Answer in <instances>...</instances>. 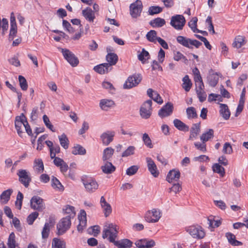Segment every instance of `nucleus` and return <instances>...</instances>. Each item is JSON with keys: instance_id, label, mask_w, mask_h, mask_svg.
Returning a JSON list of instances; mask_svg holds the SVG:
<instances>
[{"instance_id": "24", "label": "nucleus", "mask_w": 248, "mask_h": 248, "mask_svg": "<svg viewBox=\"0 0 248 248\" xmlns=\"http://www.w3.org/2000/svg\"><path fill=\"white\" fill-rule=\"evenodd\" d=\"M114 245L118 248H130L133 243L128 239H123L118 241L115 240Z\"/></svg>"}, {"instance_id": "11", "label": "nucleus", "mask_w": 248, "mask_h": 248, "mask_svg": "<svg viewBox=\"0 0 248 248\" xmlns=\"http://www.w3.org/2000/svg\"><path fill=\"white\" fill-rule=\"evenodd\" d=\"M62 53L64 58L73 67L78 65L79 63L78 58L69 50L67 49H62Z\"/></svg>"}, {"instance_id": "1", "label": "nucleus", "mask_w": 248, "mask_h": 248, "mask_svg": "<svg viewBox=\"0 0 248 248\" xmlns=\"http://www.w3.org/2000/svg\"><path fill=\"white\" fill-rule=\"evenodd\" d=\"M118 226L113 223H108L105 226L102 232V237L104 239L108 238L110 242L113 243L117 237Z\"/></svg>"}, {"instance_id": "54", "label": "nucleus", "mask_w": 248, "mask_h": 248, "mask_svg": "<svg viewBox=\"0 0 248 248\" xmlns=\"http://www.w3.org/2000/svg\"><path fill=\"white\" fill-rule=\"evenodd\" d=\"M38 216L39 214L37 212H34L30 214L27 218L28 223L29 225H32Z\"/></svg>"}, {"instance_id": "53", "label": "nucleus", "mask_w": 248, "mask_h": 248, "mask_svg": "<svg viewBox=\"0 0 248 248\" xmlns=\"http://www.w3.org/2000/svg\"><path fill=\"white\" fill-rule=\"evenodd\" d=\"M43 120L46 127L51 131L55 132V130L54 129L53 125L51 124L48 117L46 115L43 116Z\"/></svg>"}, {"instance_id": "56", "label": "nucleus", "mask_w": 248, "mask_h": 248, "mask_svg": "<svg viewBox=\"0 0 248 248\" xmlns=\"http://www.w3.org/2000/svg\"><path fill=\"white\" fill-rule=\"evenodd\" d=\"M17 33L16 25H10V33L9 35V40H13Z\"/></svg>"}, {"instance_id": "63", "label": "nucleus", "mask_w": 248, "mask_h": 248, "mask_svg": "<svg viewBox=\"0 0 248 248\" xmlns=\"http://www.w3.org/2000/svg\"><path fill=\"white\" fill-rule=\"evenodd\" d=\"M198 19L196 17H193L192 19L188 22V26L191 28L192 31L195 32L197 30V22Z\"/></svg>"}, {"instance_id": "36", "label": "nucleus", "mask_w": 248, "mask_h": 248, "mask_svg": "<svg viewBox=\"0 0 248 248\" xmlns=\"http://www.w3.org/2000/svg\"><path fill=\"white\" fill-rule=\"evenodd\" d=\"M12 193L13 190L12 189H8L2 192L0 196L1 202L3 203H6L10 200Z\"/></svg>"}, {"instance_id": "32", "label": "nucleus", "mask_w": 248, "mask_h": 248, "mask_svg": "<svg viewBox=\"0 0 248 248\" xmlns=\"http://www.w3.org/2000/svg\"><path fill=\"white\" fill-rule=\"evenodd\" d=\"M149 23L153 28H160L166 24V21L163 18L157 17L151 20Z\"/></svg>"}, {"instance_id": "9", "label": "nucleus", "mask_w": 248, "mask_h": 248, "mask_svg": "<svg viewBox=\"0 0 248 248\" xmlns=\"http://www.w3.org/2000/svg\"><path fill=\"white\" fill-rule=\"evenodd\" d=\"M71 219L68 217L62 218L57 224L58 234L62 235L68 230L71 226Z\"/></svg>"}, {"instance_id": "43", "label": "nucleus", "mask_w": 248, "mask_h": 248, "mask_svg": "<svg viewBox=\"0 0 248 248\" xmlns=\"http://www.w3.org/2000/svg\"><path fill=\"white\" fill-rule=\"evenodd\" d=\"M214 137V130L212 129H209L208 131L203 133L200 137V139L202 142H206Z\"/></svg>"}, {"instance_id": "39", "label": "nucleus", "mask_w": 248, "mask_h": 248, "mask_svg": "<svg viewBox=\"0 0 248 248\" xmlns=\"http://www.w3.org/2000/svg\"><path fill=\"white\" fill-rule=\"evenodd\" d=\"M182 87L186 92H188L190 90L192 84L191 80L189 79L188 75H186L182 79Z\"/></svg>"}, {"instance_id": "62", "label": "nucleus", "mask_w": 248, "mask_h": 248, "mask_svg": "<svg viewBox=\"0 0 248 248\" xmlns=\"http://www.w3.org/2000/svg\"><path fill=\"white\" fill-rule=\"evenodd\" d=\"M222 151L224 154H231L232 153V148L231 144L229 142L225 143Z\"/></svg>"}, {"instance_id": "44", "label": "nucleus", "mask_w": 248, "mask_h": 248, "mask_svg": "<svg viewBox=\"0 0 248 248\" xmlns=\"http://www.w3.org/2000/svg\"><path fill=\"white\" fill-rule=\"evenodd\" d=\"M114 153V149L111 147H108L103 151L102 159L104 161H108L112 156Z\"/></svg>"}, {"instance_id": "12", "label": "nucleus", "mask_w": 248, "mask_h": 248, "mask_svg": "<svg viewBox=\"0 0 248 248\" xmlns=\"http://www.w3.org/2000/svg\"><path fill=\"white\" fill-rule=\"evenodd\" d=\"M187 232L194 238H202L205 233L200 226H191L186 229Z\"/></svg>"}, {"instance_id": "49", "label": "nucleus", "mask_w": 248, "mask_h": 248, "mask_svg": "<svg viewBox=\"0 0 248 248\" xmlns=\"http://www.w3.org/2000/svg\"><path fill=\"white\" fill-rule=\"evenodd\" d=\"M150 55L149 52L144 48L142 49V51L138 55V57L140 61L144 63L146 60L149 59Z\"/></svg>"}, {"instance_id": "31", "label": "nucleus", "mask_w": 248, "mask_h": 248, "mask_svg": "<svg viewBox=\"0 0 248 248\" xmlns=\"http://www.w3.org/2000/svg\"><path fill=\"white\" fill-rule=\"evenodd\" d=\"M173 124L174 126L180 131H188L189 130V127L179 119H174Z\"/></svg>"}, {"instance_id": "42", "label": "nucleus", "mask_w": 248, "mask_h": 248, "mask_svg": "<svg viewBox=\"0 0 248 248\" xmlns=\"http://www.w3.org/2000/svg\"><path fill=\"white\" fill-rule=\"evenodd\" d=\"M208 82L210 86L215 87L218 81V77L217 73L210 74L208 77Z\"/></svg>"}, {"instance_id": "13", "label": "nucleus", "mask_w": 248, "mask_h": 248, "mask_svg": "<svg viewBox=\"0 0 248 248\" xmlns=\"http://www.w3.org/2000/svg\"><path fill=\"white\" fill-rule=\"evenodd\" d=\"M17 174L19 177V181L25 187H28L31 180L30 172L25 170H19Z\"/></svg>"}, {"instance_id": "10", "label": "nucleus", "mask_w": 248, "mask_h": 248, "mask_svg": "<svg viewBox=\"0 0 248 248\" xmlns=\"http://www.w3.org/2000/svg\"><path fill=\"white\" fill-rule=\"evenodd\" d=\"M142 3L140 0H137L130 5V14L132 17L137 18L140 16L142 10Z\"/></svg>"}, {"instance_id": "22", "label": "nucleus", "mask_w": 248, "mask_h": 248, "mask_svg": "<svg viewBox=\"0 0 248 248\" xmlns=\"http://www.w3.org/2000/svg\"><path fill=\"white\" fill-rule=\"evenodd\" d=\"M82 16L89 22H93L95 16L94 12L91 8L87 7L82 11Z\"/></svg>"}, {"instance_id": "45", "label": "nucleus", "mask_w": 248, "mask_h": 248, "mask_svg": "<svg viewBox=\"0 0 248 248\" xmlns=\"http://www.w3.org/2000/svg\"><path fill=\"white\" fill-rule=\"evenodd\" d=\"M86 151L82 146L77 144L73 148L72 153L74 155H84L86 154Z\"/></svg>"}, {"instance_id": "19", "label": "nucleus", "mask_w": 248, "mask_h": 248, "mask_svg": "<svg viewBox=\"0 0 248 248\" xmlns=\"http://www.w3.org/2000/svg\"><path fill=\"white\" fill-rule=\"evenodd\" d=\"M146 161L149 171L154 177H157L158 176L159 171L154 161L150 157L146 158Z\"/></svg>"}, {"instance_id": "61", "label": "nucleus", "mask_w": 248, "mask_h": 248, "mask_svg": "<svg viewBox=\"0 0 248 248\" xmlns=\"http://www.w3.org/2000/svg\"><path fill=\"white\" fill-rule=\"evenodd\" d=\"M194 145L197 149L205 153L206 152V144L205 142L202 143L196 142L194 143Z\"/></svg>"}, {"instance_id": "18", "label": "nucleus", "mask_w": 248, "mask_h": 248, "mask_svg": "<svg viewBox=\"0 0 248 248\" xmlns=\"http://www.w3.org/2000/svg\"><path fill=\"white\" fill-rule=\"evenodd\" d=\"M115 132L113 131H107L102 134L100 136L103 144L105 145H108L113 139Z\"/></svg>"}, {"instance_id": "47", "label": "nucleus", "mask_w": 248, "mask_h": 248, "mask_svg": "<svg viewBox=\"0 0 248 248\" xmlns=\"http://www.w3.org/2000/svg\"><path fill=\"white\" fill-rule=\"evenodd\" d=\"M51 186L54 189L59 191H62L64 189L63 186L59 180L55 177H53L52 178Z\"/></svg>"}, {"instance_id": "64", "label": "nucleus", "mask_w": 248, "mask_h": 248, "mask_svg": "<svg viewBox=\"0 0 248 248\" xmlns=\"http://www.w3.org/2000/svg\"><path fill=\"white\" fill-rule=\"evenodd\" d=\"M62 26L69 33H72L74 32V29L72 27L70 23L65 20L62 21Z\"/></svg>"}, {"instance_id": "17", "label": "nucleus", "mask_w": 248, "mask_h": 248, "mask_svg": "<svg viewBox=\"0 0 248 248\" xmlns=\"http://www.w3.org/2000/svg\"><path fill=\"white\" fill-rule=\"evenodd\" d=\"M100 203L105 216L108 217L112 212L111 205L106 201L104 196L101 197Z\"/></svg>"}, {"instance_id": "25", "label": "nucleus", "mask_w": 248, "mask_h": 248, "mask_svg": "<svg viewBox=\"0 0 248 248\" xmlns=\"http://www.w3.org/2000/svg\"><path fill=\"white\" fill-rule=\"evenodd\" d=\"M112 67H110L109 64H107V63H104L100 64L98 65L94 66L93 69L97 73L100 74H104L110 71Z\"/></svg>"}, {"instance_id": "50", "label": "nucleus", "mask_w": 248, "mask_h": 248, "mask_svg": "<svg viewBox=\"0 0 248 248\" xmlns=\"http://www.w3.org/2000/svg\"><path fill=\"white\" fill-rule=\"evenodd\" d=\"M163 10L162 8L158 6H150L148 9V14L149 15H154L161 13Z\"/></svg>"}, {"instance_id": "26", "label": "nucleus", "mask_w": 248, "mask_h": 248, "mask_svg": "<svg viewBox=\"0 0 248 248\" xmlns=\"http://www.w3.org/2000/svg\"><path fill=\"white\" fill-rule=\"evenodd\" d=\"M147 93L148 95L152 99H153L155 102L159 104L163 103V101L157 92L155 91L153 89L150 88L147 90Z\"/></svg>"}, {"instance_id": "8", "label": "nucleus", "mask_w": 248, "mask_h": 248, "mask_svg": "<svg viewBox=\"0 0 248 248\" xmlns=\"http://www.w3.org/2000/svg\"><path fill=\"white\" fill-rule=\"evenodd\" d=\"M30 204L31 209L39 212L42 211L45 208L43 199L38 196H34L31 198Z\"/></svg>"}, {"instance_id": "6", "label": "nucleus", "mask_w": 248, "mask_h": 248, "mask_svg": "<svg viewBox=\"0 0 248 248\" xmlns=\"http://www.w3.org/2000/svg\"><path fill=\"white\" fill-rule=\"evenodd\" d=\"M142 77L140 74H134L129 76L124 84L125 89H131L137 86L141 81Z\"/></svg>"}, {"instance_id": "46", "label": "nucleus", "mask_w": 248, "mask_h": 248, "mask_svg": "<svg viewBox=\"0 0 248 248\" xmlns=\"http://www.w3.org/2000/svg\"><path fill=\"white\" fill-rule=\"evenodd\" d=\"M226 236L227 237L229 242L232 245L239 246L242 245V243L241 242L235 239V236L233 234L230 232H227L226 234Z\"/></svg>"}, {"instance_id": "59", "label": "nucleus", "mask_w": 248, "mask_h": 248, "mask_svg": "<svg viewBox=\"0 0 248 248\" xmlns=\"http://www.w3.org/2000/svg\"><path fill=\"white\" fill-rule=\"evenodd\" d=\"M135 147L133 146H129L126 150H125L122 154V157H127L134 154Z\"/></svg>"}, {"instance_id": "14", "label": "nucleus", "mask_w": 248, "mask_h": 248, "mask_svg": "<svg viewBox=\"0 0 248 248\" xmlns=\"http://www.w3.org/2000/svg\"><path fill=\"white\" fill-rule=\"evenodd\" d=\"M26 121H27V119L23 113L20 116L16 117L15 121V127L20 137H22L23 132L21 129L22 126L24 127Z\"/></svg>"}, {"instance_id": "3", "label": "nucleus", "mask_w": 248, "mask_h": 248, "mask_svg": "<svg viewBox=\"0 0 248 248\" xmlns=\"http://www.w3.org/2000/svg\"><path fill=\"white\" fill-rule=\"evenodd\" d=\"M161 217V211L157 208L148 210L144 215V219L149 223H156Z\"/></svg>"}, {"instance_id": "41", "label": "nucleus", "mask_w": 248, "mask_h": 248, "mask_svg": "<svg viewBox=\"0 0 248 248\" xmlns=\"http://www.w3.org/2000/svg\"><path fill=\"white\" fill-rule=\"evenodd\" d=\"M200 124H195L193 125L190 130V134L189 140H192L193 138H196L199 134L200 130Z\"/></svg>"}, {"instance_id": "5", "label": "nucleus", "mask_w": 248, "mask_h": 248, "mask_svg": "<svg viewBox=\"0 0 248 248\" xmlns=\"http://www.w3.org/2000/svg\"><path fill=\"white\" fill-rule=\"evenodd\" d=\"M185 23V18L182 15H176L171 17L170 24L177 30H182Z\"/></svg>"}, {"instance_id": "52", "label": "nucleus", "mask_w": 248, "mask_h": 248, "mask_svg": "<svg viewBox=\"0 0 248 248\" xmlns=\"http://www.w3.org/2000/svg\"><path fill=\"white\" fill-rule=\"evenodd\" d=\"M212 168L214 172L219 174L221 176H223L224 175L225 170L224 168L221 167L219 164H215L213 166Z\"/></svg>"}, {"instance_id": "33", "label": "nucleus", "mask_w": 248, "mask_h": 248, "mask_svg": "<svg viewBox=\"0 0 248 248\" xmlns=\"http://www.w3.org/2000/svg\"><path fill=\"white\" fill-rule=\"evenodd\" d=\"M106 60L108 62L107 64H109L110 65V67H112V65H114L117 63L118 58L116 54L114 53H109L106 56Z\"/></svg>"}, {"instance_id": "30", "label": "nucleus", "mask_w": 248, "mask_h": 248, "mask_svg": "<svg viewBox=\"0 0 248 248\" xmlns=\"http://www.w3.org/2000/svg\"><path fill=\"white\" fill-rule=\"evenodd\" d=\"M220 114L222 117L225 120H228L230 117V111L227 105L224 104H220Z\"/></svg>"}, {"instance_id": "4", "label": "nucleus", "mask_w": 248, "mask_h": 248, "mask_svg": "<svg viewBox=\"0 0 248 248\" xmlns=\"http://www.w3.org/2000/svg\"><path fill=\"white\" fill-rule=\"evenodd\" d=\"M82 182L86 191L89 193L95 192L98 188L97 182L93 178H84L82 179Z\"/></svg>"}, {"instance_id": "29", "label": "nucleus", "mask_w": 248, "mask_h": 248, "mask_svg": "<svg viewBox=\"0 0 248 248\" xmlns=\"http://www.w3.org/2000/svg\"><path fill=\"white\" fill-rule=\"evenodd\" d=\"M114 105V102L112 100L102 99L100 101L99 106L101 108L105 111H107L109 108Z\"/></svg>"}, {"instance_id": "34", "label": "nucleus", "mask_w": 248, "mask_h": 248, "mask_svg": "<svg viewBox=\"0 0 248 248\" xmlns=\"http://www.w3.org/2000/svg\"><path fill=\"white\" fill-rule=\"evenodd\" d=\"M63 212L64 214L68 215L66 217H70V219L73 218L76 215L75 207L69 205H66L64 206Z\"/></svg>"}, {"instance_id": "38", "label": "nucleus", "mask_w": 248, "mask_h": 248, "mask_svg": "<svg viewBox=\"0 0 248 248\" xmlns=\"http://www.w3.org/2000/svg\"><path fill=\"white\" fill-rule=\"evenodd\" d=\"M245 44V37L242 36L238 35L235 38L232 43V46L236 48H239L244 45Z\"/></svg>"}, {"instance_id": "27", "label": "nucleus", "mask_w": 248, "mask_h": 248, "mask_svg": "<svg viewBox=\"0 0 248 248\" xmlns=\"http://www.w3.org/2000/svg\"><path fill=\"white\" fill-rule=\"evenodd\" d=\"M53 225L54 222L51 219H50L49 222H46L41 232L42 237L43 239H45L48 238L50 232V228L53 226Z\"/></svg>"}, {"instance_id": "60", "label": "nucleus", "mask_w": 248, "mask_h": 248, "mask_svg": "<svg viewBox=\"0 0 248 248\" xmlns=\"http://www.w3.org/2000/svg\"><path fill=\"white\" fill-rule=\"evenodd\" d=\"M23 199V194L21 192L19 191L16 197V205L18 209H20L21 208Z\"/></svg>"}, {"instance_id": "58", "label": "nucleus", "mask_w": 248, "mask_h": 248, "mask_svg": "<svg viewBox=\"0 0 248 248\" xmlns=\"http://www.w3.org/2000/svg\"><path fill=\"white\" fill-rule=\"evenodd\" d=\"M139 169V167L137 165L132 166L126 170V174L129 176L134 175L137 173Z\"/></svg>"}, {"instance_id": "40", "label": "nucleus", "mask_w": 248, "mask_h": 248, "mask_svg": "<svg viewBox=\"0 0 248 248\" xmlns=\"http://www.w3.org/2000/svg\"><path fill=\"white\" fill-rule=\"evenodd\" d=\"M52 248H66V243L63 240L54 238L52 242Z\"/></svg>"}, {"instance_id": "55", "label": "nucleus", "mask_w": 248, "mask_h": 248, "mask_svg": "<svg viewBox=\"0 0 248 248\" xmlns=\"http://www.w3.org/2000/svg\"><path fill=\"white\" fill-rule=\"evenodd\" d=\"M18 80L21 89L23 91L27 90L28 88V84L25 78L22 76H19Z\"/></svg>"}, {"instance_id": "21", "label": "nucleus", "mask_w": 248, "mask_h": 248, "mask_svg": "<svg viewBox=\"0 0 248 248\" xmlns=\"http://www.w3.org/2000/svg\"><path fill=\"white\" fill-rule=\"evenodd\" d=\"M79 223L77 227L79 232H82L86 225V213L83 210L80 211V215L78 216Z\"/></svg>"}, {"instance_id": "51", "label": "nucleus", "mask_w": 248, "mask_h": 248, "mask_svg": "<svg viewBox=\"0 0 248 248\" xmlns=\"http://www.w3.org/2000/svg\"><path fill=\"white\" fill-rule=\"evenodd\" d=\"M156 34L157 33L156 31L154 30H151L146 34L147 39L151 42L155 43L158 38L156 36Z\"/></svg>"}, {"instance_id": "48", "label": "nucleus", "mask_w": 248, "mask_h": 248, "mask_svg": "<svg viewBox=\"0 0 248 248\" xmlns=\"http://www.w3.org/2000/svg\"><path fill=\"white\" fill-rule=\"evenodd\" d=\"M186 113L187 118L189 119H195L198 117L196 109L193 107L187 108L186 109Z\"/></svg>"}, {"instance_id": "28", "label": "nucleus", "mask_w": 248, "mask_h": 248, "mask_svg": "<svg viewBox=\"0 0 248 248\" xmlns=\"http://www.w3.org/2000/svg\"><path fill=\"white\" fill-rule=\"evenodd\" d=\"M115 167L111 162L104 161V165L101 166L102 171L105 174H110L115 170Z\"/></svg>"}, {"instance_id": "7", "label": "nucleus", "mask_w": 248, "mask_h": 248, "mask_svg": "<svg viewBox=\"0 0 248 248\" xmlns=\"http://www.w3.org/2000/svg\"><path fill=\"white\" fill-rule=\"evenodd\" d=\"M152 101L151 100H147L141 106L140 108V115L143 119H147L152 114Z\"/></svg>"}, {"instance_id": "37", "label": "nucleus", "mask_w": 248, "mask_h": 248, "mask_svg": "<svg viewBox=\"0 0 248 248\" xmlns=\"http://www.w3.org/2000/svg\"><path fill=\"white\" fill-rule=\"evenodd\" d=\"M58 139L62 147L64 149H68L69 145V141L66 135L63 133L59 136Z\"/></svg>"}, {"instance_id": "23", "label": "nucleus", "mask_w": 248, "mask_h": 248, "mask_svg": "<svg viewBox=\"0 0 248 248\" xmlns=\"http://www.w3.org/2000/svg\"><path fill=\"white\" fill-rule=\"evenodd\" d=\"M7 245L8 248H20L19 244L16 240V237L14 232H12L8 238Z\"/></svg>"}, {"instance_id": "16", "label": "nucleus", "mask_w": 248, "mask_h": 248, "mask_svg": "<svg viewBox=\"0 0 248 248\" xmlns=\"http://www.w3.org/2000/svg\"><path fill=\"white\" fill-rule=\"evenodd\" d=\"M155 242L153 240L147 239L138 240L135 245L139 248H152L155 246Z\"/></svg>"}, {"instance_id": "35", "label": "nucleus", "mask_w": 248, "mask_h": 248, "mask_svg": "<svg viewBox=\"0 0 248 248\" xmlns=\"http://www.w3.org/2000/svg\"><path fill=\"white\" fill-rule=\"evenodd\" d=\"M33 167L38 173H42L44 170V164L42 160L40 158L35 159L34 161Z\"/></svg>"}, {"instance_id": "2", "label": "nucleus", "mask_w": 248, "mask_h": 248, "mask_svg": "<svg viewBox=\"0 0 248 248\" xmlns=\"http://www.w3.org/2000/svg\"><path fill=\"white\" fill-rule=\"evenodd\" d=\"M176 40L181 45L190 49L193 48V46L199 48L202 45V43L197 40H192L183 36H178Z\"/></svg>"}, {"instance_id": "20", "label": "nucleus", "mask_w": 248, "mask_h": 248, "mask_svg": "<svg viewBox=\"0 0 248 248\" xmlns=\"http://www.w3.org/2000/svg\"><path fill=\"white\" fill-rule=\"evenodd\" d=\"M180 177V172L178 170L173 169L170 170L168 172L166 180L170 183H171L173 181H178Z\"/></svg>"}, {"instance_id": "15", "label": "nucleus", "mask_w": 248, "mask_h": 248, "mask_svg": "<svg viewBox=\"0 0 248 248\" xmlns=\"http://www.w3.org/2000/svg\"><path fill=\"white\" fill-rule=\"evenodd\" d=\"M173 109L172 104L168 102L159 110L158 115L161 118L170 116L172 113Z\"/></svg>"}, {"instance_id": "57", "label": "nucleus", "mask_w": 248, "mask_h": 248, "mask_svg": "<svg viewBox=\"0 0 248 248\" xmlns=\"http://www.w3.org/2000/svg\"><path fill=\"white\" fill-rule=\"evenodd\" d=\"M142 140L145 145L150 148H153V146L152 143V140L147 133L143 134Z\"/></svg>"}]
</instances>
